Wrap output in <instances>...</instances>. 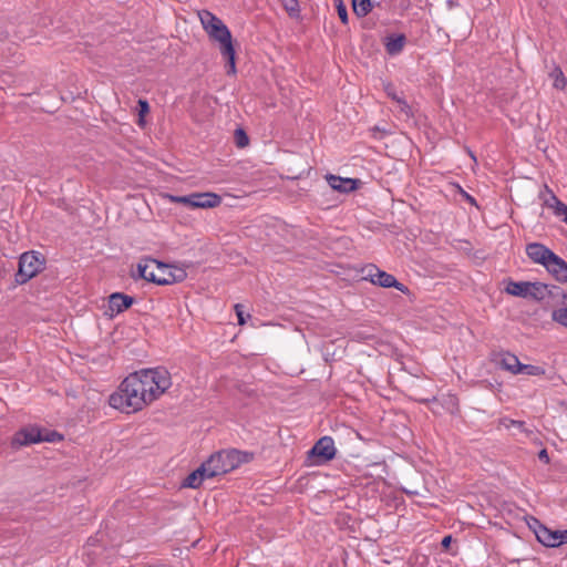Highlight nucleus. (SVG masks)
Here are the masks:
<instances>
[{"mask_svg":"<svg viewBox=\"0 0 567 567\" xmlns=\"http://www.w3.org/2000/svg\"><path fill=\"white\" fill-rule=\"evenodd\" d=\"M134 299L127 295L121 292H114L109 298V310L111 315L121 313L128 309Z\"/></svg>","mask_w":567,"mask_h":567,"instance_id":"15","label":"nucleus"},{"mask_svg":"<svg viewBox=\"0 0 567 567\" xmlns=\"http://www.w3.org/2000/svg\"><path fill=\"white\" fill-rule=\"evenodd\" d=\"M284 8L290 17H296L299 13V4L297 0H281Z\"/></svg>","mask_w":567,"mask_h":567,"instance_id":"29","label":"nucleus"},{"mask_svg":"<svg viewBox=\"0 0 567 567\" xmlns=\"http://www.w3.org/2000/svg\"><path fill=\"white\" fill-rule=\"evenodd\" d=\"M534 533L539 543L546 547H558L563 545L560 530H550L534 518Z\"/></svg>","mask_w":567,"mask_h":567,"instance_id":"9","label":"nucleus"},{"mask_svg":"<svg viewBox=\"0 0 567 567\" xmlns=\"http://www.w3.org/2000/svg\"><path fill=\"white\" fill-rule=\"evenodd\" d=\"M326 179H327L329 186L333 190H337L340 193H350V192L355 190L358 187V183H359L358 179L340 177V176H336L332 174H328L326 176Z\"/></svg>","mask_w":567,"mask_h":567,"instance_id":"13","label":"nucleus"},{"mask_svg":"<svg viewBox=\"0 0 567 567\" xmlns=\"http://www.w3.org/2000/svg\"><path fill=\"white\" fill-rule=\"evenodd\" d=\"M352 8L354 13L362 18L372 10V4L370 0H352Z\"/></svg>","mask_w":567,"mask_h":567,"instance_id":"23","label":"nucleus"},{"mask_svg":"<svg viewBox=\"0 0 567 567\" xmlns=\"http://www.w3.org/2000/svg\"><path fill=\"white\" fill-rule=\"evenodd\" d=\"M235 143L239 148H244L249 144V137L243 128L235 131Z\"/></svg>","mask_w":567,"mask_h":567,"instance_id":"28","label":"nucleus"},{"mask_svg":"<svg viewBox=\"0 0 567 567\" xmlns=\"http://www.w3.org/2000/svg\"><path fill=\"white\" fill-rule=\"evenodd\" d=\"M137 276L161 286L169 285L168 265L153 258H143L137 264Z\"/></svg>","mask_w":567,"mask_h":567,"instance_id":"4","label":"nucleus"},{"mask_svg":"<svg viewBox=\"0 0 567 567\" xmlns=\"http://www.w3.org/2000/svg\"><path fill=\"white\" fill-rule=\"evenodd\" d=\"M44 262V257L38 251L23 252L19 259L16 281L20 285L25 284L43 269Z\"/></svg>","mask_w":567,"mask_h":567,"instance_id":"5","label":"nucleus"},{"mask_svg":"<svg viewBox=\"0 0 567 567\" xmlns=\"http://www.w3.org/2000/svg\"><path fill=\"white\" fill-rule=\"evenodd\" d=\"M546 270L560 282H567V262L554 252L545 266Z\"/></svg>","mask_w":567,"mask_h":567,"instance_id":"14","label":"nucleus"},{"mask_svg":"<svg viewBox=\"0 0 567 567\" xmlns=\"http://www.w3.org/2000/svg\"><path fill=\"white\" fill-rule=\"evenodd\" d=\"M405 42V37L403 34L391 35L386 38L385 50L389 54H398L402 51Z\"/></svg>","mask_w":567,"mask_h":567,"instance_id":"20","label":"nucleus"},{"mask_svg":"<svg viewBox=\"0 0 567 567\" xmlns=\"http://www.w3.org/2000/svg\"><path fill=\"white\" fill-rule=\"evenodd\" d=\"M528 298L534 301H543L548 298L547 285L543 282H530L528 285Z\"/></svg>","mask_w":567,"mask_h":567,"instance_id":"17","label":"nucleus"},{"mask_svg":"<svg viewBox=\"0 0 567 567\" xmlns=\"http://www.w3.org/2000/svg\"><path fill=\"white\" fill-rule=\"evenodd\" d=\"M192 208H215L220 205L221 197L215 193H193Z\"/></svg>","mask_w":567,"mask_h":567,"instance_id":"12","label":"nucleus"},{"mask_svg":"<svg viewBox=\"0 0 567 567\" xmlns=\"http://www.w3.org/2000/svg\"><path fill=\"white\" fill-rule=\"evenodd\" d=\"M199 20L204 30L209 38L219 43V50L226 60V69L228 75H235L236 70V52L233 44L231 33L227 25L215 14L207 10L199 12Z\"/></svg>","mask_w":567,"mask_h":567,"instance_id":"2","label":"nucleus"},{"mask_svg":"<svg viewBox=\"0 0 567 567\" xmlns=\"http://www.w3.org/2000/svg\"><path fill=\"white\" fill-rule=\"evenodd\" d=\"M169 285L182 282L186 279L187 272L185 269L168 265Z\"/></svg>","mask_w":567,"mask_h":567,"instance_id":"24","label":"nucleus"},{"mask_svg":"<svg viewBox=\"0 0 567 567\" xmlns=\"http://www.w3.org/2000/svg\"><path fill=\"white\" fill-rule=\"evenodd\" d=\"M504 427L506 430L515 429L516 432L513 433V435H516L517 433L524 435L526 439L535 440L536 439V431L535 429L527 427L526 423L524 421L513 420L509 417H501L498 420V429Z\"/></svg>","mask_w":567,"mask_h":567,"instance_id":"11","label":"nucleus"},{"mask_svg":"<svg viewBox=\"0 0 567 567\" xmlns=\"http://www.w3.org/2000/svg\"><path fill=\"white\" fill-rule=\"evenodd\" d=\"M544 189H545V195L543 196L544 204L548 208L553 209L554 206L559 202V199L557 198V196L553 193V190L547 185H545Z\"/></svg>","mask_w":567,"mask_h":567,"instance_id":"27","label":"nucleus"},{"mask_svg":"<svg viewBox=\"0 0 567 567\" xmlns=\"http://www.w3.org/2000/svg\"><path fill=\"white\" fill-rule=\"evenodd\" d=\"M235 311H236V316L238 318V324H240V326L245 324L246 320L244 317L243 306L239 303L235 305Z\"/></svg>","mask_w":567,"mask_h":567,"instance_id":"35","label":"nucleus"},{"mask_svg":"<svg viewBox=\"0 0 567 567\" xmlns=\"http://www.w3.org/2000/svg\"><path fill=\"white\" fill-rule=\"evenodd\" d=\"M553 212L556 216L561 217L564 220L567 217V205L559 200L554 206Z\"/></svg>","mask_w":567,"mask_h":567,"instance_id":"33","label":"nucleus"},{"mask_svg":"<svg viewBox=\"0 0 567 567\" xmlns=\"http://www.w3.org/2000/svg\"><path fill=\"white\" fill-rule=\"evenodd\" d=\"M549 78L553 80V86L557 90H565L567 86V79L559 66H555L549 73Z\"/></svg>","mask_w":567,"mask_h":567,"instance_id":"22","label":"nucleus"},{"mask_svg":"<svg viewBox=\"0 0 567 567\" xmlns=\"http://www.w3.org/2000/svg\"><path fill=\"white\" fill-rule=\"evenodd\" d=\"M526 255L533 262L545 267L548 260L554 256V251L543 244L530 243L526 246Z\"/></svg>","mask_w":567,"mask_h":567,"instance_id":"10","label":"nucleus"},{"mask_svg":"<svg viewBox=\"0 0 567 567\" xmlns=\"http://www.w3.org/2000/svg\"><path fill=\"white\" fill-rule=\"evenodd\" d=\"M548 297H563L566 298V295L563 292L560 287L555 285H547Z\"/></svg>","mask_w":567,"mask_h":567,"instance_id":"34","label":"nucleus"},{"mask_svg":"<svg viewBox=\"0 0 567 567\" xmlns=\"http://www.w3.org/2000/svg\"><path fill=\"white\" fill-rule=\"evenodd\" d=\"M385 92L389 97H391L393 101H395L399 104L401 112H403L406 115H410V113H411L410 105L406 103V101L402 96L398 95V93L395 92L394 87L391 84L385 85Z\"/></svg>","mask_w":567,"mask_h":567,"instance_id":"21","label":"nucleus"},{"mask_svg":"<svg viewBox=\"0 0 567 567\" xmlns=\"http://www.w3.org/2000/svg\"><path fill=\"white\" fill-rule=\"evenodd\" d=\"M207 478L212 477L208 476V471L205 464L202 463V465L198 468H196L185 477V480L182 483V486L188 488H198Z\"/></svg>","mask_w":567,"mask_h":567,"instance_id":"16","label":"nucleus"},{"mask_svg":"<svg viewBox=\"0 0 567 567\" xmlns=\"http://www.w3.org/2000/svg\"><path fill=\"white\" fill-rule=\"evenodd\" d=\"M337 453L334 442L331 436L319 439L312 449L308 452L310 457H316V464H323L334 458Z\"/></svg>","mask_w":567,"mask_h":567,"instance_id":"8","label":"nucleus"},{"mask_svg":"<svg viewBox=\"0 0 567 567\" xmlns=\"http://www.w3.org/2000/svg\"><path fill=\"white\" fill-rule=\"evenodd\" d=\"M361 272L364 280H369L375 286H380L382 288H395L402 293L410 292L409 288L398 281L393 275L379 269L373 264L367 265L364 268H362Z\"/></svg>","mask_w":567,"mask_h":567,"instance_id":"6","label":"nucleus"},{"mask_svg":"<svg viewBox=\"0 0 567 567\" xmlns=\"http://www.w3.org/2000/svg\"><path fill=\"white\" fill-rule=\"evenodd\" d=\"M538 457L540 461L545 462L546 464L549 463V456L546 449H543L538 453Z\"/></svg>","mask_w":567,"mask_h":567,"instance_id":"36","label":"nucleus"},{"mask_svg":"<svg viewBox=\"0 0 567 567\" xmlns=\"http://www.w3.org/2000/svg\"><path fill=\"white\" fill-rule=\"evenodd\" d=\"M165 197L172 203L184 204L189 207H190V203L193 202L192 194H189L187 196H176V195L167 194Z\"/></svg>","mask_w":567,"mask_h":567,"instance_id":"32","label":"nucleus"},{"mask_svg":"<svg viewBox=\"0 0 567 567\" xmlns=\"http://www.w3.org/2000/svg\"><path fill=\"white\" fill-rule=\"evenodd\" d=\"M138 124L143 126L145 124L144 116L150 112V105L146 100H138Z\"/></svg>","mask_w":567,"mask_h":567,"instance_id":"31","label":"nucleus"},{"mask_svg":"<svg viewBox=\"0 0 567 567\" xmlns=\"http://www.w3.org/2000/svg\"><path fill=\"white\" fill-rule=\"evenodd\" d=\"M55 439H61V435L56 432H51L44 436L42 431L38 427H24L14 434L11 444L14 449H18L40 442H54Z\"/></svg>","mask_w":567,"mask_h":567,"instance_id":"7","label":"nucleus"},{"mask_svg":"<svg viewBox=\"0 0 567 567\" xmlns=\"http://www.w3.org/2000/svg\"><path fill=\"white\" fill-rule=\"evenodd\" d=\"M451 542H452V536H451V535H447V536H445V537L442 539V543H441V544H442V546H443L444 548H449V546H450Z\"/></svg>","mask_w":567,"mask_h":567,"instance_id":"37","label":"nucleus"},{"mask_svg":"<svg viewBox=\"0 0 567 567\" xmlns=\"http://www.w3.org/2000/svg\"><path fill=\"white\" fill-rule=\"evenodd\" d=\"M250 460L251 455L249 453L238 450H224L210 455L204 464L208 471V476L214 478L236 470Z\"/></svg>","mask_w":567,"mask_h":567,"instance_id":"3","label":"nucleus"},{"mask_svg":"<svg viewBox=\"0 0 567 567\" xmlns=\"http://www.w3.org/2000/svg\"><path fill=\"white\" fill-rule=\"evenodd\" d=\"M520 364L518 358L509 352L503 353L499 360V365L513 374H519Z\"/></svg>","mask_w":567,"mask_h":567,"instance_id":"19","label":"nucleus"},{"mask_svg":"<svg viewBox=\"0 0 567 567\" xmlns=\"http://www.w3.org/2000/svg\"><path fill=\"white\" fill-rule=\"evenodd\" d=\"M465 196H466L467 200H468L471 204H473V205H475V204H476L475 199H474L472 196H470V195H467V194H465Z\"/></svg>","mask_w":567,"mask_h":567,"instance_id":"40","label":"nucleus"},{"mask_svg":"<svg viewBox=\"0 0 567 567\" xmlns=\"http://www.w3.org/2000/svg\"><path fill=\"white\" fill-rule=\"evenodd\" d=\"M172 385L164 368L142 369L128 374L109 398V404L123 412L135 413L163 395Z\"/></svg>","mask_w":567,"mask_h":567,"instance_id":"1","label":"nucleus"},{"mask_svg":"<svg viewBox=\"0 0 567 567\" xmlns=\"http://www.w3.org/2000/svg\"><path fill=\"white\" fill-rule=\"evenodd\" d=\"M551 319L555 322L567 328V307H561V308L555 309L551 312Z\"/></svg>","mask_w":567,"mask_h":567,"instance_id":"26","label":"nucleus"},{"mask_svg":"<svg viewBox=\"0 0 567 567\" xmlns=\"http://www.w3.org/2000/svg\"><path fill=\"white\" fill-rule=\"evenodd\" d=\"M519 373H524V374L533 375V377H540V375H545L546 370L540 365L523 364L522 363L520 368H519Z\"/></svg>","mask_w":567,"mask_h":567,"instance_id":"25","label":"nucleus"},{"mask_svg":"<svg viewBox=\"0 0 567 567\" xmlns=\"http://www.w3.org/2000/svg\"><path fill=\"white\" fill-rule=\"evenodd\" d=\"M338 16L343 24L348 23V11L342 0H333Z\"/></svg>","mask_w":567,"mask_h":567,"instance_id":"30","label":"nucleus"},{"mask_svg":"<svg viewBox=\"0 0 567 567\" xmlns=\"http://www.w3.org/2000/svg\"><path fill=\"white\" fill-rule=\"evenodd\" d=\"M560 536H561V540H563V544L567 543V529L566 530H560Z\"/></svg>","mask_w":567,"mask_h":567,"instance_id":"38","label":"nucleus"},{"mask_svg":"<svg viewBox=\"0 0 567 567\" xmlns=\"http://www.w3.org/2000/svg\"><path fill=\"white\" fill-rule=\"evenodd\" d=\"M528 285L529 281H508V284L505 287V292L514 296V297H520V298H528Z\"/></svg>","mask_w":567,"mask_h":567,"instance_id":"18","label":"nucleus"},{"mask_svg":"<svg viewBox=\"0 0 567 567\" xmlns=\"http://www.w3.org/2000/svg\"><path fill=\"white\" fill-rule=\"evenodd\" d=\"M372 132H373V135H374V136H375V134H377V133H382V134H383V133H385V131H384V130H381L379 126H374V127L372 128Z\"/></svg>","mask_w":567,"mask_h":567,"instance_id":"39","label":"nucleus"}]
</instances>
